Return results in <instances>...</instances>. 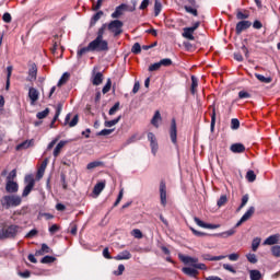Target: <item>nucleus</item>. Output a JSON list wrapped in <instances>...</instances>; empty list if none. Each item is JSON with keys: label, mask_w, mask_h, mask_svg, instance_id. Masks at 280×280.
I'll use <instances>...</instances> for the list:
<instances>
[{"label": "nucleus", "mask_w": 280, "mask_h": 280, "mask_svg": "<svg viewBox=\"0 0 280 280\" xmlns=\"http://www.w3.org/2000/svg\"><path fill=\"white\" fill-rule=\"evenodd\" d=\"M21 202H23V198L19 195H5L0 199V205L3 209H12L15 207H21Z\"/></svg>", "instance_id": "1"}, {"label": "nucleus", "mask_w": 280, "mask_h": 280, "mask_svg": "<svg viewBox=\"0 0 280 280\" xmlns=\"http://www.w3.org/2000/svg\"><path fill=\"white\" fill-rule=\"evenodd\" d=\"M20 226L15 224L4 225L0 230V240H14L19 235Z\"/></svg>", "instance_id": "2"}, {"label": "nucleus", "mask_w": 280, "mask_h": 280, "mask_svg": "<svg viewBox=\"0 0 280 280\" xmlns=\"http://www.w3.org/2000/svg\"><path fill=\"white\" fill-rule=\"evenodd\" d=\"M131 3L133 4L132 7L125 3L116 7L115 12L112 13V19H121L124 12H135L137 10V0H132Z\"/></svg>", "instance_id": "3"}, {"label": "nucleus", "mask_w": 280, "mask_h": 280, "mask_svg": "<svg viewBox=\"0 0 280 280\" xmlns=\"http://www.w3.org/2000/svg\"><path fill=\"white\" fill-rule=\"evenodd\" d=\"M107 30L114 37L121 36L124 34V22L120 20H114L107 23Z\"/></svg>", "instance_id": "4"}, {"label": "nucleus", "mask_w": 280, "mask_h": 280, "mask_svg": "<svg viewBox=\"0 0 280 280\" xmlns=\"http://www.w3.org/2000/svg\"><path fill=\"white\" fill-rule=\"evenodd\" d=\"M92 51H108V42L101 38H95L90 43Z\"/></svg>", "instance_id": "5"}, {"label": "nucleus", "mask_w": 280, "mask_h": 280, "mask_svg": "<svg viewBox=\"0 0 280 280\" xmlns=\"http://www.w3.org/2000/svg\"><path fill=\"white\" fill-rule=\"evenodd\" d=\"M200 27V22H196L190 27H184L182 36L183 38H186L187 40H196V37L194 36V32Z\"/></svg>", "instance_id": "6"}, {"label": "nucleus", "mask_w": 280, "mask_h": 280, "mask_svg": "<svg viewBox=\"0 0 280 280\" xmlns=\"http://www.w3.org/2000/svg\"><path fill=\"white\" fill-rule=\"evenodd\" d=\"M25 183H26V186L24 187V190L22 192V198H27V195L32 194L34 186L36 185V180L34 179V176H32V175L25 176Z\"/></svg>", "instance_id": "7"}, {"label": "nucleus", "mask_w": 280, "mask_h": 280, "mask_svg": "<svg viewBox=\"0 0 280 280\" xmlns=\"http://www.w3.org/2000/svg\"><path fill=\"white\" fill-rule=\"evenodd\" d=\"M38 78V66L35 62H28V72L26 77V82H36Z\"/></svg>", "instance_id": "8"}, {"label": "nucleus", "mask_w": 280, "mask_h": 280, "mask_svg": "<svg viewBox=\"0 0 280 280\" xmlns=\"http://www.w3.org/2000/svg\"><path fill=\"white\" fill-rule=\"evenodd\" d=\"M170 137H171L172 143H174V145H177V143H178V140H177L178 130H177V127H176V118H173L172 121H171Z\"/></svg>", "instance_id": "9"}, {"label": "nucleus", "mask_w": 280, "mask_h": 280, "mask_svg": "<svg viewBox=\"0 0 280 280\" xmlns=\"http://www.w3.org/2000/svg\"><path fill=\"white\" fill-rule=\"evenodd\" d=\"M160 200L162 207L167 206V186L165 185V182L160 183Z\"/></svg>", "instance_id": "10"}, {"label": "nucleus", "mask_w": 280, "mask_h": 280, "mask_svg": "<svg viewBox=\"0 0 280 280\" xmlns=\"http://www.w3.org/2000/svg\"><path fill=\"white\" fill-rule=\"evenodd\" d=\"M148 141H150L151 152L156 156V152H159V142L156 141V136L153 132L148 133Z\"/></svg>", "instance_id": "11"}, {"label": "nucleus", "mask_w": 280, "mask_h": 280, "mask_svg": "<svg viewBox=\"0 0 280 280\" xmlns=\"http://www.w3.org/2000/svg\"><path fill=\"white\" fill-rule=\"evenodd\" d=\"M253 25L250 21L242 20L236 24L235 32L237 35L242 34V32L248 30Z\"/></svg>", "instance_id": "12"}, {"label": "nucleus", "mask_w": 280, "mask_h": 280, "mask_svg": "<svg viewBox=\"0 0 280 280\" xmlns=\"http://www.w3.org/2000/svg\"><path fill=\"white\" fill-rule=\"evenodd\" d=\"M5 191L8 194H16L19 191V184L12 179H8L5 185Z\"/></svg>", "instance_id": "13"}, {"label": "nucleus", "mask_w": 280, "mask_h": 280, "mask_svg": "<svg viewBox=\"0 0 280 280\" xmlns=\"http://www.w3.org/2000/svg\"><path fill=\"white\" fill-rule=\"evenodd\" d=\"M196 225L200 226L201 229H220V224H211V223H205L202 220H200L198 217L194 218Z\"/></svg>", "instance_id": "14"}, {"label": "nucleus", "mask_w": 280, "mask_h": 280, "mask_svg": "<svg viewBox=\"0 0 280 280\" xmlns=\"http://www.w3.org/2000/svg\"><path fill=\"white\" fill-rule=\"evenodd\" d=\"M201 259L203 261H222V259H226V256H213L211 254H201Z\"/></svg>", "instance_id": "15"}, {"label": "nucleus", "mask_w": 280, "mask_h": 280, "mask_svg": "<svg viewBox=\"0 0 280 280\" xmlns=\"http://www.w3.org/2000/svg\"><path fill=\"white\" fill-rule=\"evenodd\" d=\"M230 150L233 152V154H242L246 152V147L243 143H233L230 147Z\"/></svg>", "instance_id": "16"}, {"label": "nucleus", "mask_w": 280, "mask_h": 280, "mask_svg": "<svg viewBox=\"0 0 280 280\" xmlns=\"http://www.w3.org/2000/svg\"><path fill=\"white\" fill-rule=\"evenodd\" d=\"M28 97L31 100L32 106H34L36 102H38V97H39L38 90H36L35 88H30Z\"/></svg>", "instance_id": "17"}, {"label": "nucleus", "mask_w": 280, "mask_h": 280, "mask_svg": "<svg viewBox=\"0 0 280 280\" xmlns=\"http://www.w3.org/2000/svg\"><path fill=\"white\" fill-rule=\"evenodd\" d=\"M275 244H279V234L270 235L264 241L265 246H275Z\"/></svg>", "instance_id": "18"}, {"label": "nucleus", "mask_w": 280, "mask_h": 280, "mask_svg": "<svg viewBox=\"0 0 280 280\" xmlns=\"http://www.w3.org/2000/svg\"><path fill=\"white\" fill-rule=\"evenodd\" d=\"M70 119H71V114H67L65 118V124L66 125L68 124L70 128L78 126V121H80V117L78 115H75L71 121Z\"/></svg>", "instance_id": "19"}, {"label": "nucleus", "mask_w": 280, "mask_h": 280, "mask_svg": "<svg viewBox=\"0 0 280 280\" xmlns=\"http://www.w3.org/2000/svg\"><path fill=\"white\" fill-rule=\"evenodd\" d=\"M105 188H106V180L98 182L93 188L94 196H100V194H102V191H104Z\"/></svg>", "instance_id": "20"}, {"label": "nucleus", "mask_w": 280, "mask_h": 280, "mask_svg": "<svg viewBox=\"0 0 280 280\" xmlns=\"http://www.w3.org/2000/svg\"><path fill=\"white\" fill-rule=\"evenodd\" d=\"M49 164V158H46L43 162H42V164H40V166H39V168H38V171H37V177L38 178H43V176L45 175V170H47V165Z\"/></svg>", "instance_id": "21"}, {"label": "nucleus", "mask_w": 280, "mask_h": 280, "mask_svg": "<svg viewBox=\"0 0 280 280\" xmlns=\"http://www.w3.org/2000/svg\"><path fill=\"white\" fill-rule=\"evenodd\" d=\"M32 145H34V140H26V141H23L22 143L18 144L15 147V150L18 152H21V150H27V148H32Z\"/></svg>", "instance_id": "22"}, {"label": "nucleus", "mask_w": 280, "mask_h": 280, "mask_svg": "<svg viewBox=\"0 0 280 280\" xmlns=\"http://www.w3.org/2000/svg\"><path fill=\"white\" fill-rule=\"evenodd\" d=\"M182 271L184 272V275H187L188 277H198V271L196 270V267H184L182 269Z\"/></svg>", "instance_id": "23"}, {"label": "nucleus", "mask_w": 280, "mask_h": 280, "mask_svg": "<svg viewBox=\"0 0 280 280\" xmlns=\"http://www.w3.org/2000/svg\"><path fill=\"white\" fill-rule=\"evenodd\" d=\"M179 259H182L184 264L192 267L195 264H198V258L190 257V256H179Z\"/></svg>", "instance_id": "24"}, {"label": "nucleus", "mask_w": 280, "mask_h": 280, "mask_svg": "<svg viewBox=\"0 0 280 280\" xmlns=\"http://www.w3.org/2000/svg\"><path fill=\"white\" fill-rule=\"evenodd\" d=\"M65 145H67V141L61 140L55 148L52 155L55 156V159H58V156H60V152H62V148H65Z\"/></svg>", "instance_id": "25"}, {"label": "nucleus", "mask_w": 280, "mask_h": 280, "mask_svg": "<svg viewBox=\"0 0 280 280\" xmlns=\"http://www.w3.org/2000/svg\"><path fill=\"white\" fill-rule=\"evenodd\" d=\"M250 12L247 10H237L236 12V19L237 21H246V19H249Z\"/></svg>", "instance_id": "26"}, {"label": "nucleus", "mask_w": 280, "mask_h": 280, "mask_svg": "<svg viewBox=\"0 0 280 280\" xmlns=\"http://www.w3.org/2000/svg\"><path fill=\"white\" fill-rule=\"evenodd\" d=\"M248 272H249L250 280H261L264 278V276L261 275V271L257 269H250Z\"/></svg>", "instance_id": "27"}, {"label": "nucleus", "mask_w": 280, "mask_h": 280, "mask_svg": "<svg viewBox=\"0 0 280 280\" xmlns=\"http://www.w3.org/2000/svg\"><path fill=\"white\" fill-rule=\"evenodd\" d=\"M102 82H104V74L102 72H97L92 80V84L94 86H100V84H102Z\"/></svg>", "instance_id": "28"}, {"label": "nucleus", "mask_w": 280, "mask_h": 280, "mask_svg": "<svg viewBox=\"0 0 280 280\" xmlns=\"http://www.w3.org/2000/svg\"><path fill=\"white\" fill-rule=\"evenodd\" d=\"M255 214V207H249L248 210L243 214L242 222H248Z\"/></svg>", "instance_id": "29"}, {"label": "nucleus", "mask_w": 280, "mask_h": 280, "mask_svg": "<svg viewBox=\"0 0 280 280\" xmlns=\"http://www.w3.org/2000/svg\"><path fill=\"white\" fill-rule=\"evenodd\" d=\"M102 16H104V11H97L90 21V27H94L95 23H97Z\"/></svg>", "instance_id": "30"}, {"label": "nucleus", "mask_w": 280, "mask_h": 280, "mask_svg": "<svg viewBox=\"0 0 280 280\" xmlns=\"http://www.w3.org/2000/svg\"><path fill=\"white\" fill-rule=\"evenodd\" d=\"M131 258H132V254H130V252H128V250H124L115 257V259H117V261H121L124 259H131Z\"/></svg>", "instance_id": "31"}, {"label": "nucleus", "mask_w": 280, "mask_h": 280, "mask_svg": "<svg viewBox=\"0 0 280 280\" xmlns=\"http://www.w3.org/2000/svg\"><path fill=\"white\" fill-rule=\"evenodd\" d=\"M162 119L163 118L161 117V112L156 110L153 118L151 119L152 126H154V128H159V122L162 121Z\"/></svg>", "instance_id": "32"}, {"label": "nucleus", "mask_w": 280, "mask_h": 280, "mask_svg": "<svg viewBox=\"0 0 280 280\" xmlns=\"http://www.w3.org/2000/svg\"><path fill=\"white\" fill-rule=\"evenodd\" d=\"M190 93L192 95H196L198 93V78L191 77V86H190Z\"/></svg>", "instance_id": "33"}, {"label": "nucleus", "mask_w": 280, "mask_h": 280, "mask_svg": "<svg viewBox=\"0 0 280 280\" xmlns=\"http://www.w3.org/2000/svg\"><path fill=\"white\" fill-rule=\"evenodd\" d=\"M255 78L262 82V84H270L272 82V77H264V74L255 73Z\"/></svg>", "instance_id": "34"}, {"label": "nucleus", "mask_w": 280, "mask_h": 280, "mask_svg": "<svg viewBox=\"0 0 280 280\" xmlns=\"http://www.w3.org/2000/svg\"><path fill=\"white\" fill-rule=\"evenodd\" d=\"M106 30H108L107 23L102 24V26L96 32V38L104 39V34H106Z\"/></svg>", "instance_id": "35"}, {"label": "nucleus", "mask_w": 280, "mask_h": 280, "mask_svg": "<svg viewBox=\"0 0 280 280\" xmlns=\"http://www.w3.org/2000/svg\"><path fill=\"white\" fill-rule=\"evenodd\" d=\"M69 78H71V74L69 72H65L59 79L57 86H62V84H67V82H69Z\"/></svg>", "instance_id": "36"}, {"label": "nucleus", "mask_w": 280, "mask_h": 280, "mask_svg": "<svg viewBox=\"0 0 280 280\" xmlns=\"http://www.w3.org/2000/svg\"><path fill=\"white\" fill-rule=\"evenodd\" d=\"M119 121H121V116H118L117 118H115L113 120H106L104 126H105V128H113V126H117V124H119Z\"/></svg>", "instance_id": "37"}, {"label": "nucleus", "mask_w": 280, "mask_h": 280, "mask_svg": "<svg viewBox=\"0 0 280 280\" xmlns=\"http://www.w3.org/2000/svg\"><path fill=\"white\" fill-rule=\"evenodd\" d=\"M162 10H163V4L161 3V0H155V2H154V15L159 16L161 14Z\"/></svg>", "instance_id": "38"}, {"label": "nucleus", "mask_w": 280, "mask_h": 280, "mask_svg": "<svg viewBox=\"0 0 280 280\" xmlns=\"http://www.w3.org/2000/svg\"><path fill=\"white\" fill-rule=\"evenodd\" d=\"M95 167H104V162L94 161L86 165V170H95Z\"/></svg>", "instance_id": "39"}, {"label": "nucleus", "mask_w": 280, "mask_h": 280, "mask_svg": "<svg viewBox=\"0 0 280 280\" xmlns=\"http://www.w3.org/2000/svg\"><path fill=\"white\" fill-rule=\"evenodd\" d=\"M89 51H93V49L91 48V44H89L88 47L80 48L77 55L79 58H82V56H84V54H89Z\"/></svg>", "instance_id": "40"}, {"label": "nucleus", "mask_w": 280, "mask_h": 280, "mask_svg": "<svg viewBox=\"0 0 280 280\" xmlns=\"http://www.w3.org/2000/svg\"><path fill=\"white\" fill-rule=\"evenodd\" d=\"M246 178L248 183H255V180H257V175L255 174V171H248L246 173Z\"/></svg>", "instance_id": "41"}, {"label": "nucleus", "mask_w": 280, "mask_h": 280, "mask_svg": "<svg viewBox=\"0 0 280 280\" xmlns=\"http://www.w3.org/2000/svg\"><path fill=\"white\" fill-rule=\"evenodd\" d=\"M259 244H261V238L255 237L252 242V250L257 253V248H259Z\"/></svg>", "instance_id": "42"}, {"label": "nucleus", "mask_w": 280, "mask_h": 280, "mask_svg": "<svg viewBox=\"0 0 280 280\" xmlns=\"http://www.w3.org/2000/svg\"><path fill=\"white\" fill-rule=\"evenodd\" d=\"M47 253H51V248L47 244H42L40 250L37 252V255H45Z\"/></svg>", "instance_id": "43"}, {"label": "nucleus", "mask_w": 280, "mask_h": 280, "mask_svg": "<svg viewBox=\"0 0 280 280\" xmlns=\"http://www.w3.org/2000/svg\"><path fill=\"white\" fill-rule=\"evenodd\" d=\"M113 86V81H110V79H107L106 84L104 85L102 93L104 95H106V93H108L110 91V88Z\"/></svg>", "instance_id": "44"}, {"label": "nucleus", "mask_w": 280, "mask_h": 280, "mask_svg": "<svg viewBox=\"0 0 280 280\" xmlns=\"http://www.w3.org/2000/svg\"><path fill=\"white\" fill-rule=\"evenodd\" d=\"M212 108V114H211V130L215 128V105L210 106Z\"/></svg>", "instance_id": "45"}, {"label": "nucleus", "mask_w": 280, "mask_h": 280, "mask_svg": "<svg viewBox=\"0 0 280 280\" xmlns=\"http://www.w3.org/2000/svg\"><path fill=\"white\" fill-rule=\"evenodd\" d=\"M271 255L277 258L280 257V245H273L271 247Z\"/></svg>", "instance_id": "46"}, {"label": "nucleus", "mask_w": 280, "mask_h": 280, "mask_svg": "<svg viewBox=\"0 0 280 280\" xmlns=\"http://www.w3.org/2000/svg\"><path fill=\"white\" fill-rule=\"evenodd\" d=\"M54 261H56V257L45 256L42 258L40 264H54Z\"/></svg>", "instance_id": "47"}, {"label": "nucleus", "mask_w": 280, "mask_h": 280, "mask_svg": "<svg viewBox=\"0 0 280 280\" xmlns=\"http://www.w3.org/2000/svg\"><path fill=\"white\" fill-rule=\"evenodd\" d=\"M186 12H188V14H192V16H198V9H196V7H189L186 5L185 7Z\"/></svg>", "instance_id": "48"}, {"label": "nucleus", "mask_w": 280, "mask_h": 280, "mask_svg": "<svg viewBox=\"0 0 280 280\" xmlns=\"http://www.w3.org/2000/svg\"><path fill=\"white\" fill-rule=\"evenodd\" d=\"M113 132H115V129H103L97 133V136L98 137H108V135H113Z\"/></svg>", "instance_id": "49"}, {"label": "nucleus", "mask_w": 280, "mask_h": 280, "mask_svg": "<svg viewBox=\"0 0 280 280\" xmlns=\"http://www.w3.org/2000/svg\"><path fill=\"white\" fill-rule=\"evenodd\" d=\"M49 115V108H46L36 114L37 119H45Z\"/></svg>", "instance_id": "50"}, {"label": "nucleus", "mask_w": 280, "mask_h": 280, "mask_svg": "<svg viewBox=\"0 0 280 280\" xmlns=\"http://www.w3.org/2000/svg\"><path fill=\"white\" fill-rule=\"evenodd\" d=\"M160 62V67H172V59L170 58H165L159 61Z\"/></svg>", "instance_id": "51"}, {"label": "nucleus", "mask_w": 280, "mask_h": 280, "mask_svg": "<svg viewBox=\"0 0 280 280\" xmlns=\"http://www.w3.org/2000/svg\"><path fill=\"white\" fill-rule=\"evenodd\" d=\"M12 66L7 67V89L10 86V78H12Z\"/></svg>", "instance_id": "52"}, {"label": "nucleus", "mask_w": 280, "mask_h": 280, "mask_svg": "<svg viewBox=\"0 0 280 280\" xmlns=\"http://www.w3.org/2000/svg\"><path fill=\"white\" fill-rule=\"evenodd\" d=\"M246 259L249 264H257V255L255 254H247Z\"/></svg>", "instance_id": "53"}, {"label": "nucleus", "mask_w": 280, "mask_h": 280, "mask_svg": "<svg viewBox=\"0 0 280 280\" xmlns=\"http://www.w3.org/2000/svg\"><path fill=\"white\" fill-rule=\"evenodd\" d=\"M131 234L133 237H136V240H141V237H143V233L139 229L132 230Z\"/></svg>", "instance_id": "54"}, {"label": "nucleus", "mask_w": 280, "mask_h": 280, "mask_svg": "<svg viewBox=\"0 0 280 280\" xmlns=\"http://www.w3.org/2000/svg\"><path fill=\"white\" fill-rule=\"evenodd\" d=\"M131 51L136 55L141 54V44L139 43L133 44Z\"/></svg>", "instance_id": "55"}, {"label": "nucleus", "mask_w": 280, "mask_h": 280, "mask_svg": "<svg viewBox=\"0 0 280 280\" xmlns=\"http://www.w3.org/2000/svg\"><path fill=\"white\" fill-rule=\"evenodd\" d=\"M238 98L240 100H248V98H250V93H248L246 91H240L238 92Z\"/></svg>", "instance_id": "56"}, {"label": "nucleus", "mask_w": 280, "mask_h": 280, "mask_svg": "<svg viewBox=\"0 0 280 280\" xmlns=\"http://www.w3.org/2000/svg\"><path fill=\"white\" fill-rule=\"evenodd\" d=\"M231 128L232 130H237L240 128V120L237 118L231 120Z\"/></svg>", "instance_id": "57"}, {"label": "nucleus", "mask_w": 280, "mask_h": 280, "mask_svg": "<svg viewBox=\"0 0 280 280\" xmlns=\"http://www.w3.org/2000/svg\"><path fill=\"white\" fill-rule=\"evenodd\" d=\"M192 268H196V270H208L209 269L207 267V265H205L202 262H197V264L192 265Z\"/></svg>", "instance_id": "58"}, {"label": "nucleus", "mask_w": 280, "mask_h": 280, "mask_svg": "<svg viewBox=\"0 0 280 280\" xmlns=\"http://www.w3.org/2000/svg\"><path fill=\"white\" fill-rule=\"evenodd\" d=\"M228 200L229 199L226 198V195L221 196L217 202L218 207H224V205H225V202H228Z\"/></svg>", "instance_id": "59"}, {"label": "nucleus", "mask_w": 280, "mask_h": 280, "mask_svg": "<svg viewBox=\"0 0 280 280\" xmlns=\"http://www.w3.org/2000/svg\"><path fill=\"white\" fill-rule=\"evenodd\" d=\"M119 102L115 103L114 106L109 109L108 115H115L119 110Z\"/></svg>", "instance_id": "60"}, {"label": "nucleus", "mask_w": 280, "mask_h": 280, "mask_svg": "<svg viewBox=\"0 0 280 280\" xmlns=\"http://www.w3.org/2000/svg\"><path fill=\"white\" fill-rule=\"evenodd\" d=\"M225 257H228V259L230 261H237L240 259V254L233 253V254H230V255H228Z\"/></svg>", "instance_id": "61"}, {"label": "nucleus", "mask_w": 280, "mask_h": 280, "mask_svg": "<svg viewBox=\"0 0 280 280\" xmlns=\"http://www.w3.org/2000/svg\"><path fill=\"white\" fill-rule=\"evenodd\" d=\"M159 69H161V63L160 61L159 62H155V63H152L150 67H149V71H159Z\"/></svg>", "instance_id": "62"}, {"label": "nucleus", "mask_w": 280, "mask_h": 280, "mask_svg": "<svg viewBox=\"0 0 280 280\" xmlns=\"http://www.w3.org/2000/svg\"><path fill=\"white\" fill-rule=\"evenodd\" d=\"M221 235L222 237H231L232 235H235V229L228 230L223 232Z\"/></svg>", "instance_id": "63"}, {"label": "nucleus", "mask_w": 280, "mask_h": 280, "mask_svg": "<svg viewBox=\"0 0 280 280\" xmlns=\"http://www.w3.org/2000/svg\"><path fill=\"white\" fill-rule=\"evenodd\" d=\"M102 3H104V0H97L96 4L94 3V4L92 5V10H93L94 12H97V10H100V9L102 8Z\"/></svg>", "instance_id": "64"}]
</instances>
